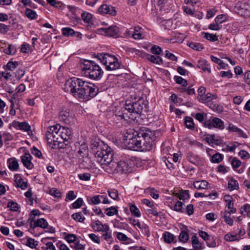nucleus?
Masks as SVG:
<instances>
[{"label":"nucleus","instance_id":"nucleus-1","mask_svg":"<svg viewBox=\"0 0 250 250\" xmlns=\"http://www.w3.org/2000/svg\"><path fill=\"white\" fill-rule=\"evenodd\" d=\"M155 132L145 128L135 130L127 129L124 136V142L130 150L138 151L151 150L155 146Z\"/></svg>","mask_w":250,"mask_h":250},{"label":"nucleus","instance_id":"nucleus-2","mask_svg":"<svg viewBox=\"0 0 250 250\" xmlns=\"http://www.w3.org/2000/svg\"><path fill=\"white\" fill-rule=\"evenodd\" d=\"M64 89L78 99L88 100L98 93V87L93 83L73 77L65 81Z\"/></svg>","mask_w":250,"mask_h":250},{"label":"nucleus","instance_id":"nucleus-3","mask_svg":"<svg viewBox=\"0 0 250 250\" xmlns=\"http://www.w3.org/2000/svg\"><path fill=\"white\" fill-rule=\"evenodd\" d=\"M91 147L97 161L101 165L110 164L113 160V152L111 148L99 139L95 140L91 144Z\"/></svg>","mask_w":250,"mask_h":250},{"label":"nucleus","instance_id":"nucleus-4","mask_svg":"<svg viewBox=\"0 0 250 250\" xmlns=\"http://www.w3.org/2000/svg\"><path fill=\"white\" fill-rule=\"evenodd\" d=\"M82 70L84 76L90 79L97 80L101 79L103 72L101 67L92 61L85 60Z\"/></svg>","mask_w":250,"mask_h":250},{"label":"nucleus","instance_id":"nucleus-5","mask_svg":"<svg viewBox=\"0 0 250 250\" xmlns=\"http://www.w3.org/2000/svg\"><path fill=\"white\" fill-rule=\"evenodd\" d=\"M60 129L61 126L58 124L48 128L46 133V140L48 144H53L55 146L61 143L59 134Z\"/></svg>","mask_w":250,"mask_h":250},{"label":"nucleus","instance_id":"nucleus-6","mask_svg":"<svg viewBox=\"0 0 250 250\" xmlns=\"http://www.w3.org/2000/svg\"><path fill=\"white\" fill-rule=\"evenodd\" d=\"M78 160L79 163L84 167L88 168L91 166V161L88 158V146L86 144H82L78 151Z\"/></svg>","mask_w":250,"mask_h":250},{"label":"nucleus","instance_id":"nucleus-7","mask_svg":"<svg viewBox=\"0 0 250 250\" xmlns=\"http://www.w3.org/2000/svg\"><path fill=\"white\" fill-rule=\"evenodd\" d=\"M145 106L144 104V101L142 99H139L135 102L131 103H127V102L125 103V108L128 113H130V115L132 114H141Z\"/></svg>","mask_w":250,"mask_h":250},{"label":"nucleus","instance_id":"nucleus-8","mask_svg":"<svg viewBox=\"0 0 250 250\" xmlns=\"http://www.w3.org/2000/svg\"><path fill=\"white\" fill-rule=\"evenodd\" d=\"M234 11L241 16H249L250 5L246 3L238 2L234 7Z\"/></svg>","mask_w":250,"mask_h":250},{"label":"nucleus","instance_id":"nucleus-9","mask_svg":"<svg viewBox=\"0 0 250 250\" xmlns=\"http://www.w3.org/2000/svg\"><path fill=\"white\" fill-rule=\"evenodd\" d=\"M126 111H127V110L126 109L125 106V108H122L119 110L116 109L115 111L114 115L113 116L114 121L117 124L119 123V121L116 120L117 117H120V120H124V121L130 119H133V117H130Z\"/></svg>","mask_w":250,"mask_h":250},{"label":"nucleus","instance_id":"nucleus-10","mask_svg":"<svg viewBox=\"0 0 250 250\" xmlns=\"http://www.w3.org/2000/svg\"><path fill=\"white\" fill-rule=\"evenodd\" d=\"M97 58L98 60L106 67V65L108 64L109 62L113 61L114 59L116 57L114 55L109 54L102 53L98 54L97 55Z\"/></svg>","mask_w":250,"mask_h":250},{"label":"nucleus","instance_id":"nucleus-11","mask_svg":"<svg viewBox=\"0 0 250 250\" xmlns=\"http://www.w3.org/2000/svg\"><path fill=\"white\" fill-rule=\"evenodd\" d=\"M74 114L72 112L68 109L62 110L60 112L59 118L61 120L63 121L66 123L70 122L71 119L73 118Z\"/></svg>","mask_w":250,"mask_h":250},{"label":"nucleus","instance_id":"nucleus-12","mask_svg":"<svg viewBox=\"0 0 250 250\" xmlns=\"http://www.w3.org/2000/svg\"><path fill=\"white\" fill-rule=\"evenodd\" d=\"M224 200L226 203V207L228 209H229V210L228 211V213L229 214L235 213L236 209L233 207L234 203L232 196L229 195H225L224 197Z\"/></svg>","mask_w":250,"mask_h":250},{"label":"nucleus","instance_id":"nucleus-13","mask_svg":"<svg viewBox=\"0 0 250 250\" xmlns=\"http://www.w3.org/2000/svg\"><path fill=\"white\" fill-rule=\"evenodd\" d=\"M98 11L101 14H108L111 15L116 14V10L114 8L109 5L103 4L98 9Z\"/></svg>","mask_w":250,"mask_h":250},{"label":"nucleus","instance_id":"nucleus-14","mask_svg":"<svg viewBox=\"0 0 250 250\" xmlns=\"http://www.w3.org/2000/svg\"><path fill=\"white\" fill-rule=\"evenodd\" d=\"M227 129L229 132H234L235 133V134L239 137L244 138H246L247 137L246 134L244 133L242 129L231 124H229Z\"/></svg>","mask_w":250,"mask_h":250},{"label":"nucleus","instance_id":"nucleus-15","mask_svg":"<svg viewBox=\"0 0 250 250\" xmlns=\"http://www.w3.org/2000/svg\"><path fill=\"white\" fill-rule=\"evenodd\" d=\"M32 157L29 153H25L23 156H21V162L25 167L28 169H32L33 165L31 162Z\"/></svg>","mask_w":250,"mask_h":250},{"label":"nucleus","instance_id":"nucleus-16","mask_svg":"<svg viewBox=\"0 0 250 250\" xmlns=\"http://www.w3.org/2000/svg\"><path fill=\"white\" fill-rule=\"evenodd\" d=\"M107 36L117 37L119 32V28L116 26H111L108 28H102Z\"/></svg>","mask_w":250,"mask_h":250},{"label":"nucleus","instance_id":"nucleus-17","mask_svg":"<svg viewBox=\"0 0 250 250\" xmlns=\"http://www.w3.org/2000/svg\"><path fill=\"white\" fill-rule=\"evenodd\" d=\"M217 98V96L216 94H212L210 93H208L207 94L204 95L201 98H198L199 101L201 103L206 104H208L210 103H211V101L213 100H215Z\"/></svg>","mask_w":250,"mask_h":250},{"label":"nucleus","instance_id":"nucleus-18","mask_svg":"<svg viewBox=\"0 0 250 250\" xmlns=\"http://www.w3.org/2000/svg\"><path fill=\"white\" fill-rule=\"evenodd\" d=\"M118 171L120 173H127L131 170V167L125 161H121L118 163Z\"/></svg>","mask_w":250,"mask_h":250},{"label":"nucleus","instance_id":"nucleus-19","mask_svg":"<svg viewBox=\"0 0 250 250\" xmlns=\"http://www.w3.org/2000/svg\"><path fill=\"white\" fill-rule=\"evenodd\" d=\"M93 228H96L98 231H109V227L107 224H103L100 221L97 220L94 222L92 225Z\"/></svg>","mask_w":250,"mask_h":250},{"label":"nucleus","instance_id":"nucleus-20","mask_svg":"<svg viewBox=\"0 0 250 250\" xmlns=\"http://www.w3.org/2000/svg\"><path fill=\"white\" fill-rule=\"evenodd\" d=\"M121 65L117 58L114 59L113 61H111L106 65L105 69L107 71L115 70L120 68Z\"/></svg>","mask_w":250,"mask_h":250},{"label":"nucleus","instance_id":"nucleus-21","mask_svg":"<svg viewBox=\"0 0 250 250\" xmlns=\"http://www.w3.org/2000/svg\"><path fill=\"white\" fill-rule=\"evenodd\" d=\"M15 182L17 184V186L21 188L22 189H24L27 187V183L24 182L20 174H16L14 176Z\"/></svg>","mask_w":250,"mask_h":250},{"label":"nucleus","instance_id":"nucleus-22","mask_svg":"<svg viewBox=\"0 0 250 250\" xmlns=\"http://www.w3.org/2000/svg\"><path fill=\"white\" fill-rule=\"evenodd\" d=\"M172 194L178 198L180 200L185 201L189 198V194L188 190L181 189L178 192H173Z\"/></svg>","mask_w":250,"mask_h":250},{"label":"nucleus","instance_id":"nucleus-23","mask_svg":"<svg viewBox=\"0 0 250 250\" xmlns=\"http://www.w3.org/2000/svg\"><path fill=\"white\" fill-rule=\"evenodd\" d=\"M187 160L193 164L198 166L200 164L199 157L192 152H189L187 154Z\"/></svg>","mask_w":250,"mask_h":250},{"label":"nucleus","instance_id":"nucleus-24","mask_svg":"<svg viewBox=\"0 0 250 250\" xmlns=\"http://www.w3.org/2000/svg\"><path fill=\"white\" fill-rule=\"evenodd\" d=\"M198 67L205 72L207 71L208 73L211 72L210 68L209 67V64L205 60H199L198 61Z\"/></svg>","mask_w":250,"mask_h":250},{"label":"nucleus","instance_id":"nucleus-25","mask_svg":"<svg viewBox=\"0 0 250 250\" xmlns=\"http://www.w3.org/2000/svg\"><path fill=\"white\" fill-rule=\"evenodd\" d=\"M106 165L107 167L106 169L108 170V172L113 173H119L118 163L112 161L110 164H107Z\"/></svg>","mask_w":250,"mask_h":250},{"label":"nucleus","instance_id":"nucleus-26","mask_svg":"<svg viewBox=\"0 0 250 250\" xmlns=\"http://www.w3.org/2000/svg\"><path fill=\"white\" fill-rule=\"evenodd\" d=\"M14 126L18 129L25 131L30 130L31 128L29 124L26 122H16Z\"/></svg>","mask_w":250,"mask_h":250},{"label":"nucleus","instance_id":"nucleus-27","mask_svg":"<svg viewBox=\"0 0 250 250\" xmlns=\"http://www.w3.org/2000/svg\"><path fill=\"white\" fill-rule=\"evenodd\" d=\"M147 59L151 62L160 65L163 63L162 59L161 58L160 56H159L158 55L155 56L148 54L147 56Z\"/></svg>","mask_w":250,"mask_h":250},{"label":"nucleus","instance_id":"nucleus-28","mask_svg":"<svg viewBox=\"0 0 250 250\" xmlns=\"http://www.w3.org/2000/svg\"><path fill=\"white\" fill-rule=\"evenodd\" d=\"M228 188L230 191L237 190L239 188V185L237 180L233 178H229Z\"/></svg>","mask_w":250,"mask_h":250},{"label":"nucleus","instance_id":"nucleus-29","mask_svg":"<svg viewBox=\"0 0 250 250\" xmlns=\"http://www.w3.org/2000/svg\"><path fill=\"white\" fill-rule=\"evenodd\" d=\"M194 187L197 189H206L208 187V182L206 180L196 181L193 182Z\"/></svg>","mask_w":250,"mask_h":250},{"label":"nucleus","instance_id":"nucleus-30","mask_svg":"<svg viewBox=\"0 0 250 250\" xmlns=\"http://www.w3.org/2000/svg\"><path fill=\"white\" fill-rule=\"evenodd\" d=\"M212 126L220 129L224 128V122L218 118H213L212 119Z\"/></svg>","mask_w":250,"mask_h":250},{"label":"nucleus","instance_id":"nucleus-31","mask_svg":"<svg viewBox=\"0 0 250 250\" xmlns=\"http://www.w3.org/2000/svg\"><path fill=\"white\" fill-rule=\"evenodd\" d=\"M48 223L44 218H40L35 221L34 223V228L35 227H41L43 229H45L48 226Z\"/></svg>","mask_w":250,"mask_h":250},{"label":"nucleus","instance_id":"nucleus-32","mask_svg":"<svg viewBox=\"0 0 250 250\" xmlns=\"http://www.w3.org/2000/svg\"><path fill=\"white\" fill-rule=\"evenodd\" d=\"M8 167L12 171H16L19 168V164L17 160L14 159H9L8 161Z\"/></svg>","mask_w":250,"mask_h":250},{"label":"nucleus","instance_id":"nucleus-33","mask_svg":"<svg viewBox=\"0 0 250 250\" xmlns=\"http://www.w3.org/2000/svg\"><path fill=\"white\" fill-rule=\"evenodd\" d=\"M186 229L188 230L187 227H186ZM188 238L189 235L188 231L186 230L181 231L179 236V241L183 243H186L188 241Z\"/></svg>","mask_w":250,"mask_h":250},{"label":"nucleus","instance_id":"nucleus-34","mask_svg":"<svg viewBox=\"0 0 250 250\" xmlns=\"http://www.w3.org/2000/svg\"><path fill=\"white\" fill-rule=\"evenodd\" d=\"M192 239V245L194 249L196 250H202L201 244L199 242L197 237L194 235L191 238Z\"/></svg>","mask_w":250,"mask_h":250},{"label":"nucleus","instance_id":"nucleus-35","mask_svg":"<svg viewBox=\"0 0 250 250\" xmlns=\"http://www.w3.org/2000/svg\"><path fill=\"white\" fill-rule=\"evenodd\" d=\"M145 191L155 199H157L159 198L158 191L153 188H148L146 189Z\"/></svg>","mask_w":250,"mask_h":250},{"label":"nucleus","instance_id":"nucleus-36","mask_svg":"<svg viewBox=\"0 0 250 250\" xmlns=\"http://www.w3.org/2000/svg\"><path fill=\"white\" fill-rule=\"evenodd\" d=\"M208 106L212 110L215 111H217L218 112H221L223 110V108L222 106L213 102L210 103L208 104Z\"/></svg>","mask_w":250,"mask_h":250},{"label":"nucleus","instance_id":"nucleus-37","mask_svg":"<svg viewBox=\"0 0 250 250\" xmlns=\"http://www.w3.org/2000/svg\"><path fill=\"white\" fill-rule=\"evenodd\" d=\"M164 241L167 243H170L174 239V236L169 232H165L163 233Z\"/></svg>","mask_w":250,"mask_h":250},{"label":"nucleus","instance_id":"nucleus-38","mask_svg":"<svg viewBox=\"0 0 250 250\" xmlns=\"http://www.w3.org/2000/svg\"><path fill=\"white\" fill-rule=\"evenodd\" d=\"M118 208L115 207H111L110 208H108L105 209V213L107 216H112L115 214H117L118 213Z\"/></svg>","mask_w":250,"mask_h":250},{"label":"nucleus","instance_id":"nucleus-39","mask_svg":"<svg viewBox=\"0 0 250 250\" xmlns=\"http://www.w3.org/2000/svg\"><path fill=\"white\" fill-rule=\"evenodd\" d=\"M25 15L26 17L30 20L36 19L37 17V14L36 12L29 8L26 9Z\"/></svg>","mask_w":250,"mask_h":250},{"label":"nucleus","instance_id":"nucleus-40","mask_svg":"<svg viewBox=\"0 0 250 250\" xmlns=\"http://www.w3.org/2000/svg\"><path fill=\"white\" fill-rule=\"evenodd\" d=\"M71 217L74 220L79 222H83L85 220V217L82 215V212L74 213Z\"/></svg>","mask_w":250,"mask_h":250},{"label":"nucleus","instance_id":"nucleus-41","mask_svg":"<svg viewBox=\"0 0 250 250\" xmlns=\"http://www.w3.org/2000/svg\"><path fill=\"white\" fill-rule=\"evenodd\" d=\"M185 124L186 127L190 129H193L194 128V124L193 119L189 117H187L185 120Z\"/></svg>","mask_w":250,"mask_h":250},{"label":"nucleus","instance_id":"nucleus-42","mask_svg":"<svg viewBox=\"0 0 250 250\" xmlns=\"http://www.w3.org/2000/svg\"><path fill=\"white\" fill-rule=\"evenodd\" d=\"M62 33L65 36H72L75 34L76 32L70 27H65L62 29Z\"/></svg>","mask_w":250,"mask_h":250},{"label":"nucleus","instance_id":"nucleus-43","mask_svg":"<svg viewBox=\"0 0 250 250\" xmlns=\"http://www.w3.org/2000/svg\"><path fill=\"white\" fill-rule=\"evenodd\" d=\"M108 195L109 197H110L112 199L115 200H119V198L118 196V192L117 190L115 189H112L110 190H108L107 191Z\"/></svg>","mask_w":250,"mask_h":250},{"label":"nucleus","instance_id":"nucleus-44","mask_svg":"<svg viewBox=\"0 0 250 250\" xmlns=\"http://www.w3.org/2000/svg\"><path fill=\"white\" fill-rule=\"evenodd\" d=\"M241 213L244 216H250V205L243 206L241 208Z\"/></svg>","mask_w":250,"mask_h":250},{"label":"nucleus","instance_id":"nucleus-45","mask_svg":"<svg viewBox=\"0 0 250 250\" xmlns=\"http://www.w3.org/2000/svg\"><path fill=\"white\" fill-rule=\"evenodd\" d=\"M130 211L132 215L134 216L139 217L141 216V213L135 205H131L129 208Z\"/></svg>","mask_w":250,"mask_h":250},{"label":"nucleus","instance_id":"nucleus-46","mask_svg":"<svg viewBox=\"0 0 250 250\" xmlns=\"http://www.w3.org/2000/svg\"><path fill=\"white\" fill-rule=\"evenodd\" d=\"M203 34L204 35V38L208 41L211 42H215L218 41V37L216 35L210 34L208 33H203Z\"/></svg>","mask_w":250,"mask_h":250},{"label":"nucleus","instance_id":"nucleus-47","mask_svg":"<svg viewBox=\"0 0 250 250\" xmlns=\"http://www.w3.org/2000/svg\"><path fill=\"white\" fill-rule=\"evenodd\" d=\"M81 17L83 20L86 23L90 22L92 18V15L86 12L83 13L81 15Z\"/></svg>","mask_w":250,"mask_h":250},{"label":"nucleus","instance_id":"nucleus-48","mask_svg":"<svg viewBox=\"0 0 250 250\" xmlns=\"http://www.w3.org/2000/svg\"><path fill=\"white\" fill-rule=\"evenodd\" d=\"M18 65L19 63L18 62H9L6 65L5 69H7V70L13 71Z\"/></svg>","mask_w":250,"mask_h":250},{"label":"nucleus","instance_id":"nucleus-49","mask_svg":"<svg viewBox=\"0 0 250 250\" xmlns=\"http://www.w3.org/2000/svg\"><path fill=\"white\" fill-rule=\"evenodd\" d=\"M223 155L220 153H217L214 154L211 158V162L214 163H219L222 161Z\"/></svg>","mask_w":250,"mask_h":250},{"label":"nucleus","instance_id":"nucleus-50","mask_svg":"<svg viewBox=\"0 0 250 250\" xmlns=\"http://www.w3.org/2000/svg\"><path fill=\"white\" fill-rule=\"evenodd\" d=\"M174 80L176 83L181 84L184 87H186L188 85L187 81L180 76H175Z\"/></svg>","mask_w":250,"mask_h":250},{"label":"nucleus","instance_id":"nucleus-51","mask_svg":"<svg viewBox=\"0 0 250 250\" xmlns=\"http://www.w3.org/2000/svg\"><path fill=\"white\" fill-rule=\"evenodd\" d=\"M228 17L225 14L218 15L215 19V22L221 24L227 20Z\"/></svg>","mask_w":250,"mask_h":250},{"label":"nucleus","instance_id":"nucleus-52","mask_svg":"<svg viewBox=\"0 0 250 250\" xmlns=\"http://www.w3.org/2000/svg\"><path fill=\"white\" fill-rule=\"evenodd\" d=\"M26 245L31 248H35L38 245V242L35 241L34 239L28 237Z\"/></svg>","mask_w":250,"mask_h":250},{"label":"nucleus","instance_id":"nucleus-53","mask_svg":"<svg viewBox=\"0 0 250 250\" xmlns=\"http://www.w3.org/2000/svg\"><path fill=\"white\" fill-rule=\"evenodd\" d=\"M183 202L179 201H177L173 207V210L177 212H183L184 211L183 209Z\"/></svg>","mask_w":250,"mask_h":250},{"label":"nucleus","instance_id":"nucleus-54","mask_svg":"<svg viewBox=\"0 0 250 250\" xmlns=\"http://www.w3.org/2000/svg\"><path fill=\"white\" fill-rule=\"evenodd\" d=\"M224 239L227 241H233L238 240L237 235H232L230 233H228L224 236Z\"/></svg>","mask_w":250,"mask_h":250},{"label":"nucleus","instance_id":"nucleus-55","mask_svg":"<svg viewBox=\"0 0 250 250\" xmlns=\"http://www.w3.org/2000/svg\"><path fill=\"white\" fill-rule=\"evenodd\" d=\"M189 46L193 49L198 51L201 50L203 49V45L199 43L191 42L189 43Z\"/></svg>","mask_w":250,"mask_h":250},{"label":"nucleus","instance_id":"nucleus-56","mask_svg":"<svg viewBox=\"0 0 250 250\" xmlns=\"http://www.w3.org/2000/svg\"><path fill=\"white\" fill-rule=\"evenodd\" d=\"M151 52L158 56L162 54V50L159 46L154 45L151 48Z\"/></svg>","mask_w":250,"mask_h":250},{"label":"nucleus","instance_id":"nucleus-57","mask_svg":"<svg viewBox=\"0 0 250 250\" xmlns=\"http://www.w3.org/2000/svg\"><path fill=\"white\" fill-rule=\"evenodd\" d=\"M83 201L82 198H79L76 201H75L72 204V206L73 208H80L83 204Z\"/></svg>","mask_w":250,"mask_h":250},{"label":"nucleus","instance_id":"nucleus-58","mask_svg":"<svg viewBox=\"0 0 250 250\" xmlns=\"http://www.w3.org/2000/svg\"><path fill=\"white\" fill-rule=\"evenodd\" d=\"M228 211L226 210L224 214V221L225 222L229 225V226H232L233 225V220L230 218L229 215H228Z\"/></svg>","mask_w":250,"mask_h":250},{"label":"nucleus","instance_id":"nucleus-59","mask_svg":"<svg viewBox=\"0 0 250 250\" xmlns=\"http://www.w3.org/2000/svg\"><path fill=\"white\" fill-rule=\"evenodd\" d=\"M7 207L9 208L12 211H17L19 208L18 204L14 201L9 202Z\"/></svg>","mask_w":250,"mask_h":250},{"label":"nucleus","instance_id":"nucleus-60","mask_svg":"<svg viewBox=\"0 0 250 250\" xmlns=\"http://www.w3.org/2000/svg\"><path fill=\"white\" fill-rule=\"evenodd\" d=\"M5 50V53L9 55H14L16 52V47L12 44L9 45L8 47Z\"/></svg>","mask_w":250,"mask_h":250},{"label":"nucleus","instance_id":"nucleus-61","mask_svg":"<svg viewBox=\"0 0 250 250\" xmlns=\"http://www.w3.org/2000/svg\"><path fill=\"white\" fill-rule=\"evenodd\" d=\"M21 50L23 53H28L31 51V46L29 44L24 43L21 45Z\"/></svg>","mask_w":250,"mask_h":250},{"label":"nucleus","instance_id":"nucleus-62","mask_svg":"<svg viewBox=\"0 0 250 250\" xmlns=\"http://www.w3.org/2000/svg\"><path fill=\"white\" fill-rule=\"evenodd\" d=\"M101 198H102L101 195H95L91 197V202L93 205H98L101 203Z\"/></svg>","mask_w":250,"mask_h":250},{"label":"nucleus","instance_id":"nucleus-63","mask_svg":"<svg viewBox=\"0 0 250 250\" xmlns=\"http://www.w3.org/2000/svg\"><path fill=\"white\" fill-rule=\"evenodd\" d=\"M78 177L83 181H88L91 177V174L89 173H84L78 174Z\"/></svg>","mask_w":250,"mask_h":250},{"label":"nucleus","instance_id":"nucleus-64","mask_svg":"<svg viewBox=\"0 0 250 250\" xmlns=\"http://www.w3.org/2000/svg\"><path fill=\"white\" fill-rule=\"evenodd\" d=\"M9 70H7V69H5V71L2 72L1 73L2 76L6 80H11V77H13V74L11 72L9 71Z\"/></svg>","mask_w":250,"mask_h":250}]
</instances>
